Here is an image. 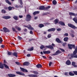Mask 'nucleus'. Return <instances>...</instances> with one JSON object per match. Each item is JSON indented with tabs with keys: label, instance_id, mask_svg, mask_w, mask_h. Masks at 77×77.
Wrapping results in <instances>:
<instances>
[{
	"label": "nucleus",
	"instance_id": "39",
	"mask_svg": "<svg viewBox=\"0 0 77 77\" xmlns=\"http://www.w3.org/2000/svg\"><path fill=\"white\" fill-rule=\"evenodd\" d=\"M45 48V47L43 45H41L40 47V48L42 50L43 48Z\"/></svg>",
	"mask_w": 77,
	"mask_h": 77
},
{
	"label": "nucleus",
	"instance_id": "54",
	"mask_svg": "<svg viewBox=\"0 0 77 77\" xmlns=\"http://www.w3.org/2000/svg\"><path fill=\"white\" fill-rule=\"evenodd\" d=\"M20 4L21 5H23V2H22V0H20Z\"/></svg>",
	"mask_w": 77,
	"mask_h": 77
},
{
	"label": "nucleus",
	"instance_id": "15",
	"mask_svg": "<svg viewBox=\"0 0 77 77\" xmlns=\"http://www.w3.org/2000/svg\"><path fill=\"white\" fill-rule=\"evenodd\" d=\"M28 26V27L27 28L28 29H29V30H34V28H33L32 27V26H31V25H28V26Z\"/></svg>",
	"mask_w": 77,
	"mask_h": 77
},
{
	"label": "nucleus",
	"instance_id": "37",
	"mask_svg": "<svg viewBox=\"0 0 77 77\" xmlns=\"http://www.w3.org/2000/svg\"><path fill=\"white\" fill-rule=\"evenodd\" d=\"M50 8H51V7L50 6H48L47 7H45V10H48V9H50Z\"/></svg>",
	"mask_w": 77,
	"mask_h": 77
},
{
	"label": "nucleus",
	"instance_id": "9",
	"mask_svg": "<svg viewBox=\"0 0 77 77\" xmlns=\"http://www.w3.org/2000/svg\"><path fill=\"white\" fill-rule=\"evenodd\" d=\"M30 63L29 62H25L23 63V66H29Z\"/></svg>",
	"mask_w": 77,
	"mask_h": 77
},
{
	"label": "nucleus",
	"instance_id": "4",
	"mask_svg": "<svg viewBox=\"0 0 77 77\" xmlns=\"http://www.w3.org/2000/svg\"><path fill=\"white\" fill-rule=\"evenodd\" d=\"M26 21H30L32 18V16L29 14H28L26 16Z\"/></svg>",
	"mask_w": 77,
	"mask_h": 77
},
{
	"label": "nucleus",
	"instance_id": "35",
	"mask_svg": "<svg viewBox=\"0 0 77 77\" xmlns=\"http://www.w3.org/2000/svg\"><path fill=\"white\" fill-rule=\"evenodd\" d=\"M73 20L75 22V23L77 24V18H74L73 19Z\"/></svg>",
	"mask_w": 77,
	"mask_h": 77
},
{
	"label": "nucleus",
	"instance_id": "45",
	"mask_svg": "<svg viewBox=\"0 0 77 77\" xmlns=\"http://www.w3.org/2000/svg\"><path fill=\"white\" fill-rule=\"evenodd\" d=\"M59 49L61 51H62V52H65V50L64 49L61 48H60Z\"/></svg>",
	"mask_w": 77,
	"mask_h": 77
},
{
	"label": "nucleus",
	"instance_id": "27",
	"mask_svg": "<svg viewBox=\"0 0 77 77\" xmlns=\"http://www.w3.org/2000/svg\"><path fill=\"white\" fill-rule=\"evenodd\" d=\"M34 48L33 47H32L31 48H29L27 49V51H33V50Z\"/></svg>",
	"mask_w": 77,
	"mask_h": 77
},
{
	"label": "nucleus",
	"instance_id": "52",
	"mask_svg": "<svg viewBox=\"0 0 77 77\" xmlns=\"http://www.w3.org/2000/svg\"><path fill=\"white\" fill-rule=\"evenodd\" d=\"M42 15L43 16H44V15H47V13H43L42 14Z\"/></svg>",
	"mask_w": 77,
	"mask_h": 77
},
{
	"label": "nucleus",
	"instance_id": "5",
	"mask_svg": "<svg viewBox=\"0 0 77 77\" xmlns=\"http://www.w3.org/2000/svg\"><path fill=\"white\" fill-rule=\"evenodd\" d=\"M68 25L69 27H71V28H72V29H77V27H76L74 25L72 24H71V23H68Z\"/></svg>",
	"mask_w": 77,
	"mask_h": 77
},
{
	"label": "nucleus",
	"instance_id": "34",
	"mask_svg": "<svg viewBox=\"0 0 77 77\" xmlns=\"http://www.w3.org/2000/svg\"><path fill=\"white\" fill-rule=\"evenodd\" d=\"M52 3L54 5H55L57 4V2H56V0H54L52 1Z\"/></svg>",
	"mask_w": 77,
	"mask_h": 77
},
{
	"label": "nucleus",
	"instance_id": "63",
	"mask_svg": "<svg viewBox=\"0 0 77 77\" xmlns=\"http://www.w3.org/2000/svg\"><path fill=\"white\" fill-rule=\"evenodd\" d=\"M19 28V27H18V26H15V28L16 29H17L18 28Z\"/></svg>",
	"mask_w": 77,
	"mask_h": 77
},
{
	"label": "nucleus",
	"instance_id": "19",
	"mask_svg": "<svg viewBox=\"0 0 77 77\" xmlns=\"http://www.w3.org/2000/svg\"><path fill=\"white\" fill-rule=\"evenodd\" d=\"M60 53V52L59 50L57 51L54 54H53V56H56V55H57L58 54Z\"/></svg>",
	"mask_w": 77,
	"mask_h": 77
},
{
	"label": "nucleus",
	"instance_id": "62",
	"mask_svg": "<svg viewBox=\"0 0 77 77\" xmlns=\"http://www.w3.org/2000/svg\"><path fill=\"white\" fill-rule=\"evenodd\" d=\"M26 56L27 57H30V54H27Z\"/></svg>",
	"mask_w": 77,
	"mask_h": 77
},
{
	"label": "nucleus",
	"instance_id": "14",
	"mask_svg": "<svg viewBox=\"0 0 77 77\" xmlns=\"http://www.w3.org/2000/svg\"><path fill=\"white\" fill-rule=\"evenodd\" d=\"M55 30H56V29L52 28L50 29H49L48 30V32H53Z\"/></svg>",
	"mask_w": 77,
	"mask_h": 77
},
{
	"label": "nucleus",
	"instance_id": "13",
	"mask_svg": "<svg viewBox=\"0 0 77 77\" xmlns=\"http://www.w3.org/2000/svg\"><path fill=\"white\" fill-rule=\"evenodd\" d=\"M45 6H42L40 7L39 8V10H45Z\"/></svg>",
	"mask_w": 77,
	"mask_h": 77
},
{
	"label": "nucleus",
	"instance_id": "29",
	"mask_svg": "<svg viewBox=\"0 0 77 77\" xmlns=\"http://www.w3.org/2000/svg\"><path fill=\"white\" fill-rule=\"evenodd\" d=\"M1 12L2 14H6V11H5V10L2 9L1 10Z\"/></svg>",
	"mask_w": 77,
	"mask_h": 77
},
{
	"label": "nucleus",
	"instance_id": "23",
	"mask_svg": "<svg viewBox=\"0 0 77 77\" xmlns=\"http://www.w3.org/2000/svg\"><path fill=\"white\" fill-rule=\"evenodd\" d=\"M4 65L2 63H0V68L1 69H3L4 68Z\"/></svg>",
	"mask_w": 77,
	"mask_h": 77
},
{
	"label": "nucleus",
	"instance_id": "32",
	"mask_svg": "<svg viewBox=\"0 0 77 77\" xmlns=\"http://www.w3.org/2000/svg\"><path fill=\"white\" fill-rule=\"evenodd\" d=\"M39 14V11H35L33 13V15H35L36 14Z\"/></svg>",
	"mask_w": 77,
	"mask_h": 77
},
{
	"label": "nucleus",
	"instance_id": "36",
	"mask_svg": "<svg viewBox=\"0 0 77 77\" xmlns=\"http://www.w3.org/2000/svg\"><path fill=\"white\" fill-rule=\"evenodd\" d=\"M69 75H70V76H73L74 75V74L72 73V72H69Z\"/></svg>",
	"mask_w": 77,
	"mask_h": 77
},
{
	"label": "nucleus",
	"instance_id": "50",
	"mask_svg": "<svg viewBox=\"0 0 77 77\" xmlns=\"http://www.w3.org/2000/svg\"><path fill=\"white\" fill-rule=\"evenodd\" d=\"M72 66H74V65H75V63L74 62H72Z\"/></svg>",
	"mask_w": 77,
	"mask_h": 77
},
{
	"label": "nucleus",
	"instance_id": "60",
	"mask_svg": "<svg viewBox=\"0 0 77 77\" xmlns=\"http://www.w3.org/2000/svg\"><path fill=\"white\" fill-rule=\"evenodd\" d=\"M15 8H19L20 7V6H18V5H17L15 6Z\"/></svg>",
	"mask_w": 77,
	"mask_h": 77
},
{
	"label": "nucleus",
	"instance_id": "57",
	"mask_svg": "<svg viewBox=\"0 0 77 77\" xmlns=\"http://www.w3.org/2000/svg\"><path fill=\"white\" fill-rule=\"evenodd\" d=\"M33 39L31 38V39H29V42H31V41H33Z\"/></svg>",
	"mask_w": 77,
	"mask_h": 77
},
{
	"label": "nucleus",
	"instance_id": "20",
	"mask_svg": "<svg viewBox=\"0 0 77 77\" xmlns=\"http://www.w3.org/2000/svg\"><path fill=\"white\" fill-rule=\"evenodd\" d=\"M50 53H51L50 51H43V53L44 54H50Z\"/></svg>",
	"mask_w": 77,
	"mask_h": 77
},
{
	"label": "nucleus",
	"instance_id": "17",
	"mask_svg": "<svg viewBox=\"0 0 77 77\" xmlns=\"http://www.w3.org/2000/svg\"><path fill=\"white\" fill-rule=\"evenodd\" d=\"M59 24H60V25H62V26H65V23L61 21H59Z\"/></svg>",
	"mask_w": 77,
	"mask_h": 77
},
{
	"label": "nucleus",
	"instance_id": "3",
	"mask_svg": "<svg viewBox=\"0 0 77 77\" xmlns=\"http://www.w3.org/2000/svg\"><path fill=\"white\" fill-rule=\"evenodd\" d=\"M3 29H0V30L1 32H6V33H7V32H10V30L8 29L6 27H4L3 28Z\"/></svg>",
	"mask_w": 77,
	"mask_h": 77
},
{
	"label": "nucleus",
	"instance_id": "26",
	"mask_svg": "<svg viewBox=\"0 0 77 77\" xmlns=\"http://www.w3.org/2000/svg\"><path fill=\"white\" fill-rule=\"evenodd\" d=\"M14 7H11V6H9L8 7V10L9 11H12V9H14Z\"/></svg>",
	"mask_w": 77,
	"mask_h": 77
},
{
	"label": "nucleus",
	"instance_id": "51",
	"mask_svg": "<svg viewBox=\"0 0 77 77\" xmlns=\"http://www.w3.org/2000/svg\"><path fill=\"white\" fill-rule=\"evenodd\" d=\"M12 54V52H8V55H9L11 56Z\"/></svg>",
	"mask_w": 77,
	"mask_h": 77
},
{
	"label": "nucleus",
	"instance_id": "55",
	"mask_svg": "<svg viewBox=\"0 0 77 77\" xmlns=\"http://www.w3.org/2000/svg\"><path fill=\"white\" fill-rule=\"evenodd\" d=\"M64 36H68V33H65L64 35Z\"/></svg>",
	"mask_w": 77,
	"mask_h": 77
},
{
	"label": "nucleus",
	"instance_id": "42",
	"mask_svg": "<svg viewBox=\"0 0 77 77\" xmlns=\"http://www.w3.org/2000/svg\"><path fill=\"white\" fill-rule=\"evenodd\" d=\"M66 45V42L63 43L62 44V45L63 46V47H65V45Z\"/></svg>",
	"mask_w": 77,
	"mask_h": 77
},
{
	"label": "nucleus",
	"instance_id": "47",
	"mask_svg": "<svg viewBox=\"0 0 77 77\" xmlns=\"http://www.w3.org/2000/svg\"><path fill=\"white\" fill-rule=\"evenodd\" d=\"M1 48H5V45H2L1 46Z\"/></svg>",
	"mask_w": 77,
	"mask_h": 77
},
{
	"label": "nucleus",
	"instance_id": "46",
	"mask_svg": "<svg viewBox=\"0 0 77 77\" xmlns=\"http://www.w3.org/2000/svg\"><path fill=\"white\" fill-rule=\"evenodd\" d=\"M64 75H66L67 76H68L69 75V74H68V73L67 72H65L64 73Z\"/></svg>",
	"mask_w": 77,
	"mask_h": 77
},
{
	"label": "nucleus",
	"instance_id": "11",
	"mask_svg": "<svg viewBox=\"0 0 77 77\" xmlns=\"http://www.w3.org/2000/svg\"><path fill=\"white\" fill-rule=\"evenodd\" d=\"M3 18H4V19H5V20H8V19H9L11 18V17L10 16H4L2 17Z\"/></svg>",
	"mask_w": 77,
	"mask_h": 77
},
{
	"label": "nucleus",
	"instance_id": "16",
	"mask_svg": "<svg viewBox=\"0 0 77 77\" xmlns=\"http://www.w3.org/2000/svg\"><path fill=\"white\" fill-rule=\"evenodd\" d=\"M28 76L30 77H38L37 75L34 74L29 75Z\"/></svg>",
	"mask_w": 77,
	"mask_h": 77
},
{
	"label": "nucleus",
	"instance_id": "48",
	"mask_svg": "<svg viewBox=\"0 0 77 77\" xmlns=\"http://www.w3.org/2000/svg\"><path fill=\"white\" fill-rule=\"evenodd\" d=\"M4 63L5 64H7V63H8V62H7V61H6L5 60H4Z\"/></svg>",
	"mask_w": 77,
	"mask_h": 77
},
{
	"label": "nucleus",
	"instance_id": "2",
	"mask_svg": "<svg viewBox=\"0 0 77 77\" xmlns=\"http://www.w3.org/2000/svg\"><path fill=\"white\" fill-rule=\"evenodd\" d=\"M55 46V45H54L53 43H52L51 45L45 46V47L46 48H49L51 49V50H54V48L53 47H54Z\"/></svg>",
	"mask_w": 77,
	"mask_h": 77
},
{
	"label": "nucleus",
	"instance_id": "41",
	"mask_svg": "<svg viewBox=\"0 0 77 77\" xmlns=\"http://www.w3.org/2000/svg\"><path fill=\"white\" fill-rule=\"evenodd\" d=\"M51 37V34H49L48 35V38H50Z\"/></svg>",
	"mask_w": 77,
	"mask_h": 77
},
{
	"label": "nucleus",
	"instance_id": "12",
	"mask_svg": "<svg viewBox=\"0 0 77 77\" xmlns=\"http://www.w3.org/2000/svg\"><path fill=\"white\" fill-rule=\"evenodd\" d=\"M8 75L9 77H14L16 76V75L12 74H8Z\"/></svg>",
	"mask_w": 77,
	"mask_h": 77
},
{
	"label": "nucleus",
	"instance_id": "1",
	"mask_svg": "<svg viewBox=\"0 0 77 77\" xmlns=\"http://www.w3.org/2000/svg\"><path fill=\"white\" fill-rule=\"evenodd\" d=\"M77 53V47H76L75 49V50L73 52V54H69L68 56H71V57L69 58V59H72V58H77V54H76Z\"/></svg>",
	"mask_w": 77,
	"mask_h": 77
},
{
	"label": "nucleus",
	"instance_id": "53",
	"mask_svg": "<svg viewBox=\"0 0 77 77\" xmlns=\"http://www.w3.org/2000/svg\"><path fill=\"white\" fill-rule=\"evenodd\" d=\"M52 63H52V62H50L49 64V66H51V65L52 64Z\"/></svg>",
	"mask_w": 77,
	"mask_h": 77
},
{
	"label": "nucleus",
	"instance_id": "28",
	"mask_svg": "<svg viewBox=\"0 0 77 77\" xmlns=\"http://www.w3.org/2000/svg\"><path fill=\"white\" fill-rule=\"evenodd\" d=\"M13 18L15 20H18V16H14L13 17Z\"/></svg>",
	"mask_w": 77,
	"mask_h": 77
},
{
	"label": "nucleus",
	"instance_id": "7",
	"mask_svg": "<svg viewBox=\"0 0 77 77\" xmlns=\"http://www.w3.org/2000/svg\"><path fill=\"white\" fill-rule=\"evenodd\" d=\"M16 73L17 74H18L20 75H25L24 73H23L22 72H16Z\"/></svg>",
	"mask_w": 77,
	"mask_h": 77
},
{
	"label": "nucleus",
	"instance_id": "8",
	"mask_svg": "<svg viewBox=\"0 0 77 77\" xmlns=\"http://www.w3.org/2000/svg\"><path fill=\"white\" fill-rule=\"evenodd\" d=\"M20 70L21 71H22L23 72H28V71L27 69L24 68H23L22 67H20Z\"/></svg>",
	"mask_w": 77,
	"mask_h": 77
},
{
	"label": "nucleus",
	"instance_id": "10",
	"mask_svg": "<svg viewBox=\"0 0 77 77\" xmlns=\"http://www.w3.org/2000/svg\"><path fill=\"white\" fill-rule=\"evenodd\" d=\"M69 15H71V16H74L75 17H76L77 16V14H75L74 13L70 12L69 13Z\"/></svg>",
	"mask_w": 77,
	"mask_h": 77
},
{
	"label": "nucleus",
	"instance_id": "43",
	"mask_svg": "<svg viewBox=\"0 0 77 77\" xmlns=\"http://www.w3.org/2000/svg\"><path fill=\"white\" fill-rule=\"evenodd\" d=\"M73 73L76 75H77V71H73Z\"/></svg>",
	"mask_w": 77,
	"mask_h": 77
},
{
	"label": "nucleus",
	"instance_id": "22",
	"mask_svg": "<svg viewBox=\"0 0 77 77\" xmlns=\"http://www.w3.org/2000/svg\"><path fill=\"white\" fill-rule=\"evenodd\" d=\"M36 66L38 68H41L42 67V65L41 64H38L36 65Z\"/></svg>",
	"mask_w": 77,
	"mask_h": 77
},
{
	"label": "nucleus",
	"instance_id": "58",
	"mask_svg": "<svg viewBox=\"0 0 77 77\" xmlns=\"http://www.w3.org/2000/svg\"><path fill=\"white\" fill-rule=\"evenodd\" d=\"M29 33H30V34H31V35H32L33 33L32 31H30L29 32Z\"/></svg>",
	"mask_w": 77,
	"mask_h": 77
},
{
	"label": "nucleus",
	"instance_id": "30",
	"mask_svg": "<svg viewBox=\"0 0 77 77\" xmlns=\"http://www.w3.org/2000/svg\"><path fill=\"white\" fill-rule=\"evenodd\" d=\"M3 65L5 68H7V69H9V66H8V65L6 64H3Z\"/></svg>",
	"mask_w": 77,
	"mask_h": 77
},
{
	"label": "nucleus",
	"instance_id": "18",
	"mask_svg": "<svg viewBox=\"0 0 77 77\" xmlns=\"http://www.w3.org/2000/svg\"><path fill=\"white\" fill-rule=\"evenodd\" d=\"M66 63L67 65H69L71 63V61H70V60H68L66 62Z\"/></svg>",
	"mask_w": 77,
	"mask_h": 77
},
{
	"label": "nucleus",
	"instance_id": "31",
	"mask_svg": "<svg viewBox=\"0 0 77 77\" xmlns=\"http://www.w3.org/2000/svg\"><path fill=\"white\" fill-rule=\"evenodd\" d=\"M44 26V25L43 24H39L38 25V27H40V28H42V27H43Z\"/></svg>",
	"mask_w": 77,
	"mask_h": 77
},
{
	"label": "nucleus",
	"instance_id": "33",
	"mask_svg": "<svg viewBox=\"0 0 77 77\" xmlns=\"http://www.w3.org/2000/svg\"><path fill=\"white\" fill-rule=\"evenodd\" d=\"M68 37H65L64 38L63 40L64 41H65V42H67V41H68Z\"/></svg>",
	"mask_w": 77,
	"mask_h": 77
},
{
	"label": "nucleus",
	"instance_id": "6",
	"mask_svg": "<svg viewBox=\"0 0 77 77\" xmlns=\"http://www.w3.org/2000/svg\"><path fill=\"white\" fill-rule=\"evenodd\" d=\"M68 46L69 47V48L70 49V50L72 49V48L75 49V45H74L68 44Z\"/></svg>",
	"mask_w": 77,
	"mask_h": 77
},
{
	"label": "nucleus",
	"instance_id": "21",
	"mask_svg": "<svg viewBox=\"0 0 77 77\" xmlns=\"http://www.w3.org/2000/svg\"><path fill=\"white\" fill-rule=\"evenodd\" d=\"M56 41L58 43H61L62 42V41L60 40V39H59L58 38H57L56 39Z\"/></svg>",
	"mask_w": 77,
	"mask_h": 77
},
{
	"label": "nucleus",
	"instance_id": "40",
	"mask_svg": "<svg viewBox=\"0 0 77 77\" xmlns=\"http://www.w3.org/2000/svg\"><path fill=\"white\" fill-rule=\"evenodd\" d=\"M15 63H16V64L17 65H21V64H20V63L18 62H15Z\"/></svg>",
	"mask_w": 77,
	"mask_h": 77
},
{
	"label": "nucleus",
	"instance_id": "49",
	"mask_svg": "<svg viewBox=\"0 0 77 77\" xmlns=\"http://www.w3.org/2000/svg\"><path fill=\"white\" fill-rule=\"evenodd\" d=\"M61 30L62 29L60 28H58L57 29V31H58L59 32L61 31Z\"/></svg>",
	"mask_w": 77,
	"mask_h": 77
},
{
	"label": "nucleus",
	"instance_id": "56",
	"mask_svg": "<svg viewBox=\"0 0 77 77\" xmlns=\"http://www.w3.org/2000/svg\"><path fill=\"white\" fill-rule=\"evenodd\" d=\"M12 30H13V32H15V31H16L15 29L14 28H12Z\"/></svg>",
	"mask_w": 77,
	"mask_h": 77
},
{
	"label": "nucleus",
	"instance_id": "61",
	"mask_svg": "<svg viewBox=\"0 0 77 77\" xmlns=\"http://www.w3.org/2000/svg\"><path fill=\"white\" fill-rule=\"evenodd\" d=\"M21 29L19 27L18 29H17V30H18V31H20L21 30Z\"/></svg>",
	"mask_w": 77,
	"mask_h": 77
},
{
	"label": "nucleus",
	"instance_id": "25",
	"mask_svg": "<svg viewBox=\"0 0 77 77\" xmlns=\"http://www.w3.org/2000/svg\"><path fill=\"white\" fill-rule=\"evenodd\" d=\"M54 22L55 23V24H57L58 22H59V20L58 19H56L54 20Z\"/></svg>",
	"mask_w": 77,
	"mask_h": 77
},
{
	"label": "nucleus",
	"instance_id": "59",
	"mask_svg": "<svg viewBox=\"0 0 77 77\" xmlns=\"http://www.w3.org/2000/svg\"><path fill=\"white\" fill-rule=\"evenodd\" d=\"M71 36L72 37V38H74V37L75 36L73 34H71Z\"/></svg>",
	"mask_w": 77,
	"mask_h": 77
},
{
	"label": "nucleus",
	"instance_id": "38",
	"mask_svg": "<svg viewBox=\"0 0 77 77\" xmlns=\"http://www.w3.org/2000/svg\"><path fill=\"white\" fill-rule=\"evenodd\" d=\"M33 72L34 74H37V75L39 74V73L38 72L34 71Z\"/></svg>",
	"mask_w": 77,
	"mask_h": 77
},
{
	"label": "nucleus",
	"instance_id": "64",
	"mask_svg": "<svg viewBox=\"0 0 77 77\" xmlns=\"http://www.w3.org/2000/svg\"><path fill=\"white\" fill-rule=\"evenodd\" d=\"M42 57H43L44 59H47V57L45 56H44L43 55H42Z\"/></svg>",
	"mask_w": 77,
	"mask_h": 77
},
{
	"label": "nucleus",
	"instance_id": "24",
	"mask_svg": "<svg viewBox=\"0 0 77 77\" xmlns=\"http://www.w3.org/2000/svg\"><path fill=\"white\" fill-rule=\"evenodd\" d=\"M12 54L13 55V56H15L16 57H18V53L16 52H14Z\"/></svg>",
	"mask_w": 77,
	"mask_h": 77
},
{
	"label": "nucleus",
	"instance_id": "44",
	"mask_svg": "<svg viewBox=\"0 0 77 77\" xmlns=\"http://www.w3.org/2000/svg\"><path fill=\"white\" fill-rule=\"evenodd\" d=\"M17 38L18 39H19V40H21V39H22V38L21 37H20V36H18L17 37Z\"/></svg>",
	"mask_w": 77,
	"mask_h": 77
}]
</instances>
